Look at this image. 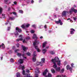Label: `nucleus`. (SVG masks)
Segmentation results:
<instances>
[{
	"instance_id": "nucleus-21",
	"label": "nucleus",
	"mask_w": 77,
	"mask_h": 77,
	"mask_svg": "<svg viewBox=\"0 0 77 77\" xmlns=\"http://www.w3.org/2000/svg\"><path fill=\"white\" fill-rule=\"evenodd\" d=\"M55 69H56L57 72H59V71H60V67H57Z\"/></svg>"
},
{
	"instance_id": "nucleus-24",
	"label": "nucleus",
	"mask_w": 77,
	"mask_h": 77,
	"mask_svg": "<svg viewBox=\"0 0 77 77\" xmlns=\"http://www.w3.org/2000/svg\"><path fill=\"white\" fill-rule=\"evenodd\" d=\"M47 51V50L45 49H43L42 50V51L43 52V54H45V53H46V52Z\"/></svg>"
},
{
	"instance_id": "nucleus-44",
	"label": "nucleus",
	"mask_w": 77,
	"mask_h": 77,
	"mask_svg": "<svg viewBox=\"0 0 77 77\" xmlns=\"http://www.w3.org/2000/svg\"><path fill=\"white\" fill-rule=\"evenodd\" d=\"M10 29H11V27H8V28H7L8 31H9V30Z\"/></svg>"
},
{
	"instance_id": "nucleus-7",
	"label": "nucleus",
	"mask_w": 77,
	"mask_h": 77,
	"mask_svg": "<svg viewBox=\"0 0 77 77\" xmlns=\"http://www.w3.org/2000/svg\"><path fill=\"white\" fill-rule=\"evenodd\" d=\"M30 24H27L26 25V24H24L23 25H22L21 27L23 29H25V27H28L30 26Z\"/></svg>"
},
{
	"instance_id": "nucleus-32",
	"label": "nucleus",
	"mask_w": 77,
	"mask_h": 77,
	"mask_svg": "<svg viewBox=\"0 0 77 77\" xmlns=\"http://www.w3.org/2000/svg\"><path fill=\"white\" fill-rule=\"evenodd\" d=\"M64 71H65V69H61V71H60V73H63V72H64Z\"/></svg>"
},
{
	"instance_id": "nucleus-54",
	"label": "nucleus",
	"mask_w": 77,
	"mask_h": 77,
	"mask_svg": "<svg viewBox=\"0 0 77 77\" xmlns=\"http://www.w3.org/2000/svg\"><path fill=\"white\" fill-rule=\"evenodd\" d=\"M57 77H61V76L60 75H58L57 76Z\"/></svg>"
},
{
	"instance_id": "nucleus-61",
	"label": "nucleus",
	"mask_w": 77,
	"mask_h": 77,
	"mask_svg": "<svg viewBox=\"0 0 77 77\" xmlns=\"http://www.w3.org/2000/svg\"><path fill=\"white\" fill-rule=\"evenodd\" d=\"M64 64L65 65H66V62H65L64 63Z\"/></svg>"
},
{
	"instance_id": "nucleus-14",
	"label": "nucleus",
	"mask_w": 77,
	"mask_h": 77,
	"mask_svg": "<svg viewBox=\"0 0 77 77\" xmlns=\"http://www.w3.org/2000/svg\"><path fill=\"white\" fill-rule=\"evenodd\" d=\"M19 38H20L18 39L17 40V41L18 42L19 41H23V36L22 35H19Z\"/></svg>"
},
{
	"instance_id": "nucleus-12",
	"label": "nucleus",
	"mask_w": 77,
	"mask_h": 77,
	"mask_svg": "<svg viewBox=\"0 0 77 77\" xmlns=\"http://www.w3.org/2000/svg\"><path fill=\"white\" fill-rule=\"evenodd\" d=\"M75 30L74 29L72 28L70 29V34L71 35H73L74 33V32H75Z\"/></svg>"
},
{
	"instance_id": "nucleus-51",
	"label": "nucleus",
	"mask_w": 77,
	"mask_h": 77,
	"mask_svg": "<svg viewBox=\"0 0 77 77\" xmlns=\"http://www.w3.org/2000/svg\"><path fill=\"white\" fill-rule=\"evenodd\" d=\"M8 23H9V21H8V22L6 23H5V25H7V24H8Z\"/></svg>"
},
{
	"instance_id": "nucleus-9",
	"label": "nucleus",
	"mask_w": 77,
	"mask_h": 77,
	"mask_svg": "<svg viewBox=\"0 0 77 77\" xmlns=\"http://www.w3.org/2000/svg\"><path fill=\"white\" fill-rule=\"evenodd\" d=\"M45 58H42L41 59V62H40V65L41 66H42V65H43V64L44 63H45Z\"/></svg>"
},
{
	"instance_id": "nucleus-1",
	"label": "nucleus",
	"mask_w": 77,
	"mask_h": 77,
	"mask_svg": "<svg viewBox=\"0 0 77 77\" xmlns=\"http://www.w3.org/2000/svg\"><path fill=\"white\" fill-rule=\"evenodd\" d=\"M51 62L54 64V69H55L57 67V65H56V62H57V60H54V59H52L51 60Z\"/></svg>"
},
{
	"instance_id": "nucleus-60",
	"label": "nucleus",
	"mask_w": 77,
	"mask_h": 77,
	"mask_svg": "<svg viewBox=\"0 0 77 77\" xmlns=\"http://www.w3.org/2000/svg\"><path fill=\"white\" fill-rule=\"evenodd\" d=\"M39 2H42V0H39Z\"/></svg>"
},
{
	"instance_id": "nucleus-11",
	"label": "nucleus",
	"mask_w": 77,
	"mask_h": 77,
	"mask_svg": "<svg viewBox=\"0 0 77 77\" xmlns=\"http://www.w3.org/2000/svg\"><path fill=\"white\" fill-rule=\"evenodd\" d=\"M55 23L56 24H59V23L61 25L63 24V23L62 22H61V20H59L58 21H55Z\"/></svg>"
},
{
	"instance_id": "nucleus-37",
	"label": "nucleus",
	"mask_w": 77,
	"mask_h": 77,
	"mask_svg": "<svg viewBox=\"0 0 77 77\" xmlns=\"http://www.w3.org/2000/svg\"><path fill=\"white\" fill-rule=\"evenodd\" d=\"M31 54H30V52H28L26 53V55H27V56H30Z\"/></svg>"
},
{
	"instance_id": "nucleus-39",
	"label": "nucleus",
	"mask_w": 77,
	"mask_h": 77,
	"mask_svg": "<svg viewBox=\"0 0 77 77\" xmlns=\"http://www.w3.org/2000/svg\"><path fill=\"white\" fill-rule=\"evenodd\" d=\"M40 63H41V62H37L36 65H37V66L39 65H40Z\"/></svg>"
},
{
	"instance_id": "nucleus-20",
	"label": "nucleus",
	"mask_w": 77,
	"mask_h": 77,
	"mask_svg": "<svg viewBox=\"0 0 77 77\" xmlns=\"http://www.w3.org/2000/svg\"><path fill=\"white\" fill-rule=\"evenodd\" d=\"M33 39H38V37H37V35L35 34H34L33 35V36L32 37Z\"/></svg>"
},
{
	"instance_id": "nucleus-31",
	"label": "nucleus",
	"mask_w": 77,
	"mask_h": 77,
	"mask_svg": "<svg viewBox=\"0 0 77 77\" xmlns=\"http://www.w3.org/2000/svg\"><path fill=\"white\" fill-rule=\"evenodd\" d=\"M3 12V8L0 7V14H2Z\"/></svg>"
},
{
	"instance_id": "nucleus-49",
	"label": "nucleus",
	"mask_w": 77,
	"mask_h": 77,
	"mask_svg": "<svg viewBox=\"0 0 77 77\" xmlns=\"http://www.w3.org/2000/svg\"><path fill=\"white\" fill-rule=\"evenodd\" d=\"M19 51V50L18 49L16 50L15 51V53H17V51Z\"/></svg>"
},
{
	"instance_id": "nucleus-42",
	"label": "nucleus",
	"mask_w": 77,
	"mask_h": 77,
	"mask_svg": "<svg viewBox=\"0 0 77 77\" xmlns=\"http://www.w3.org/2000/svg\"><path fill=\"white\" fill-rule=\"evenodd\" d=\"M39 29H42L43 28V26L42 25H40L39 27Z\"/></svg>"
},
{
	"instance_id": "nucleus-58",
	"label": "nucleus",
	"mask_w": 77,
	"mask_h": 77,
	"mask_svg": "<svg viewBox=\"0 0 77 77\" xmlns=\"http://www.w3.org/2000/svg\"><path fill=\"white\" fill-rule=\"evenodd\" d=\"M40 39H42L43 38V37L42 36L40 37Z\"/></svg>"
},
{
	"instance_id": "nucleus-3",
	"label": "nucleus",
	"mask_w": 77,
	"mask_h": 77,
	"mask_svg": "<svg viewBox=\"0 0 77 77\" xmlns=\"http://www.w3.org/2000/svg\"><path fill=\"white\" fill-rule=\"evenodd\" d=\"M36 51H35L33 53V57L32 58V61L33 62H35L36 60Z\"/></svg>"
},
{
	"instance_id": "nucleus-45",
	"label": "nucleus",
	"mask_w": 77,
	"mask_h": 77,
	"mask_svg": "<svg viewBox=\"0 0 77 77\" xmlns=\"http://www.w3.org/2000/svg\"><path fill=\"white\" fill-rule=\"evenodd\" d=\"M22 56L23 57V59H26L27 58L26 57H24V54H23Z\"/></svg>"
},
{
	"instance_id": "nucleus-46",
	"label": "nucleus",
	"mask_w": 77,
	"mask_h": 77,
	"mask_svg": "<svg viewBox=\"0 0 77 77\" xmlns=\"http://www.w3.org/2000/svg\"><path fill=\"white\" fill-rule=\"evenodd\" d=\"M16 45L17 46V47H19V44L18 43H17Z\"/></svg>"
},
{
	"instance_id": "nucleus-4",
	"label": "nucleus",
	"mask_w": 77,
	"mask_h": 77,
	"mask_svg": "<svg viewBox=\"0 0 77 77\" xmlns=\"http://www.w3.org/2000/svg\"><path fill=\"white\" fill-rule=\"evenodd\" d=\"M35 77H38V73H39V68H37L36 69H35Z\"/></svg>"
},
{
	"instance_id": "nucleus-28",
	"label": "nucleus",
	"mask_w": 77,
	"mask_h": 77,
	"mask_svg": "<svg viewBox=\"0 0 77 77\" xmlns=\"http://www.w3.org/2000/svg\"><path fill=\"white\" fill-rule=\"evenodd\" d=\"M50 53L51 54H55V52L54 51H51L50 52Z\"/></svg>"
},
{
	"instance_id": "nucleus-50",
	"label": "nucleus",
	"mask_w": 77,
	"mask_h": 77,
	"mask_svg": "<svg viewBox=\"0 0 77 77\" xmlns=\"http://www.w3.org/2000/svg\"><path fill=\"white\" fill-rule=\"evenodd\" d=\"M31 2V3H34V1L33 0H32Z\"/></svg>"
},
{
	"instance_id": "nucleus-26",
	"label": "nucleus",
	"mask_w": 77,
	"mask_h": 77,
	"mask_svg": "<svg viewBox=\"0 0 77 77\" xmlns=\"http://www.w3.org/2000/svg\"><path fill=\"white\" fill-rule=\"evenodd\" d=\"M20 63H23V60L22 59H20L18 60Z\"/></svg>"
},
{
	"instance_id": "nucleus-19",
	"label": "nucleus",
	"mask_w": 77,
	"mask_h": 77,
	"mask_svg": "<svg viewBox=\"0 0 77 77\" xmlns=\"http://www.w3.org/2000/svg\"><path fill=\"white\" fill-rule=\"evenodd\" d=\"M16 30H17L18 32H21V29H19L18 27L16 28Z\"/></svg>"
},
{
	"instance_id": "nucleus-59",
	"label": "nucleus",
	"mask_w": 77,
	"mask_h": 77,
	"mask_svg": "<svg viewBox=\"0 0 77 77\" xmlns=\"http://www.w3.org/2000/svg\"><path fill=\"white\" fill-rule=\"evenodd\" d=\"M1 60H3V57H2L1 58Z\"/></svg>"
},
{
	"instance_id": "nucleus-41",
	"label": "nucleus",
	"mask_w": 77,
	"mask_h": 77,
	"mask_svg": "<svg viewBox=\"0 0 77 77\" xmlns=\"http://www.w3.org/2000/svg\"><path fill=\"white\" fill-rule=\"evenodd\" d=\"M32 27H34V29H36V25H32Z\"/></svg>"
},
{
	"instance_id": "nucleus-57",
	"label": "nucleus",
	"mask_w": 77,
	"mask_h": 77,
	"mask_svg": "<svg viewBox=\"0 0 77 77\" xmlns=\"http://www.w3.org/2000/svg\"><path fill=\"white\" fill-rule=\"evenodd\" d=\"M12 48L13 49H15V47L14 46H13L12 47Z\"/></svg>"
},
{
	"instance_id": "nucleus-56",
	"label": "nucleus",
	"mask_w": 77,
	"mask_h": 77,
	"mask_svg": "<svg viewBox=\"0 0 77 77\" xmlns=\"http://www.w3.org/2000/svg\"><path fill=\"white\" fill-rule=\"evenodd\" d=\"M48 48H49V46H47L46 48V49H47Z\"/></svg>"
},
{
	"instance_id": "nucleus-22",
	"label": "nucleus",
	"mask_w": 77,
	"mask_h": 77,
	"mask_svg": "<svg viewBox=\"0 0 77 77\" xmlns=\"http://www.w3.org/2000/svg\"><path fill=\"white\" fill-rule=\"evenodd\" d=\"M35 49L37 50V51L38 52H40V51H41V50H40L39 48H38V46H35Z\"/></svg>"
},
{
	"instance_id": "nucleus-5",
	"label": "nucleus",
	"mask_w": 77,
	"mask_h": 77,
	"mask_svg": "<svg viewBox=\"0 0 77 77\" xmlns=\"http://www.w3.org/2000/svg\"><path fill=\"white\" fill-rule=\"evenodd\" d=\"M74 12L75 13H77V11L74 8H71V9L70 10L69 12V13L71 14L72 12Z\"/></svg>"
},
{
	"instance_id": "nucleus-36",
	"label": "nucleus",
	"mask_w": 77,
	"mask_h": 77,
	"mask_svg": "<svg viewBox=\"0 0 77 77\" xmlns=\"http://www.w3.org/2000/svg\"><path fill=\"white\" fill-rule=\"evenodd\" d=\"M10 61L11 62H14V59H13L11 58L10 59Z\"/></svg>"
},
{
	"instance_id": "nucleus-16",
	"label": "nucleus",
	"mask_w": 77,
	"mask_h": 77,
	"mask_svg": "<svg viewBox=\"0 0 77 77\" xmlns=\"http://www.w3.org/2000/svg\"><path fill=\"white\" fill-rule=\"evenodd\" d=\"M47 72H48V70L47 69H46L45 71L43 72V75H46Z\"/></svg>"
},
{
	"instance_id": "nucleus-63",
	"label": "nucleus",
	"mask_w": 77,
	"mask_h": 77,
	"mask_svg": "<svg viewBox=\"0 0 77 77\" xmlns=\"http://www.w3.org/2000/svg\"><path fill=\"white\" fill-rule=\"evenodd\" d=\"M71 20V19H70V18H68L67 20Z\"/></svg>"
},
{
	"instance_id": "nucleus-27",
	"label": "nucleus",
	"mask_w": 77,
	"mask_h": 77,
	"mask_svg": "<svg viewBox=\"0 0 77 77\" xmlns=\"http://www.w3.org/2000/svg\"><path fill=\"white\" fill-rule=\"evenodd\" d=\"M52 75L50 73H48V76H45V77H51Z\"/></svg>"
},
{
	"instance_id": "nucleus-6",
	"label": "nucleus",
	"mask_w": 77,
	"mask_h": 77,
	"mask_svg": "<svg viewBox=\"0 0 77 77\" xmlns=\"http://www.w3.org/2000/svg\"><path fill=\"white\" fill-rule=\"evenodd\" d=\"M30 38L29 36H27L26 37V39L23 41V43H26L28 40H29Z\"/></svg>"
},
{
	"instance_id": "nucleus-38",
	"label": "nucleus",
	"mask_w": 77,
	"mask_h": 77,
	"mask_svg": "<svg viewBox=\"0 0 77 77\" xmlns=\"http://www.w3.org/2000/svg\"><path fill=\"white\" fill-rule=\"evenodd\" d=\"M26 72L27 73H29L30 72V71H29V69H27L26 70Z\"/></svg>"
},
{
	"instance_id": "nucleus-17",
	"label": "nucleus",
	"mask_w": 77,
	"mask_h": 77,
	"mask_svg": "<svg viewBox=\"0 0 77 77\" xmlns=\"http://www.w3.org/2000/svg\"><path fill=\"white\" fill-rule=\"evenodd\" d=\"M47 44V42H45L43 43L42 45L43 48H44V47H45L46 46Z\"/></svg>"
},
{
	"instance_id": "nucleus-13",
	"label": "nucleus",
	"mask_w": 77,
	"mask_h": 77,
	"mask_svg": "<svg viewBox=\"0 0 77 77\" xmlns=\"http://www.w3.org/2000/svg\"><path fill=\"white\" fill-rule=\"evenodd\" d=\"M22 47L23 48V50L24 51H26V50H27V49H28V48L27 47H26L23 45H22Z\"/></svg>"
},
{
	"instance_id": "nucleus-35",
	"label": "nucleus",
	"mask_w": 77,
	"mask_h": 77,
	"mask_svg": "<svg viewBox=\"0 0 77 77\" xmlns=\"http://www.w3.org/2000/svg\"><path fill=\"white\" fill-rule=\"evenodd\" d=\"M19 13H21V14H23V11L21 10H20L19 11Z\"/></svg>"
},
{
	"instance_id": "nucleus-34",
	"label": "nucleus",
	"mask_w": 77,
	"mask_h": 77,
	"mask_svg": "<svg viewBox=\"0 0 77 77\" xmlns=\"http://www.w3.org/2000/svg\"><path fill=\"white\" fill-rule=\"evenodd\" d=\"M15 19V17H11L10 18V20H14Z\"/></svg>"
},
{
	"instance_id": "nucleus-8",
	"label": "nucleus",
	"mask_w": 77,
	"mask_h": 77,
	"mask_svg": "<svg viewBox=\"0 0 77 77\" xmlns=\"http://www.w3.org/2000/svg\"><path fill=\"white\" fill-rule=\"evenodd\" d=\"M19 68H21L22 70H23V71L22 72V74L23 75H25V71L23 70L24 69V66H19Z\"/></svg>"
},
{
	"instance_id": "nucleus-64",
	"label": "nucleus",
	"mask_w": 77,
	"mask_h": 77,
	"mask_svg": "<svg viewBox=\"0 0 77 77\" xmlns=\"http://www.w3.org/2000/svg\"><path fill=\"white\" fill-rule=\"evenodd\" d=\"M63 77H66V76L65 75H64Z\"/></svg>"
},
{
	"instance_id": "nucleus-10",
	"label": "nucleus",
	"mask_w": 77,
	"mask_h": 77,
	"mask_svg": "<svg viewBox=\"0 0 77 77\" xmlns=\"http://www.w3.org/2000/svg\"><path fill=\"white\" fill-rule=\"evenodd\" d=\"M67 13H68V12L66 11H63L62 13V17H64V16H66V15Z\"/></svg>"
},
{
	"instance_id": "nucleus-48",
	"label": "nucleus",
	"mask_w": 77,
	"mask_h": 77,
	"mask_svg": "<svg viewBox=\"0 0 77 77\" xmlns=\"http://www.w3.org/2000/svg\"><path fill=\"white\" fill-rule=\"evenodd\" d=\"M13 14H14V15H16V13H15V12H13Z\"/></svg>"
},
{
	"instance_id": "nucleus-25",
	"label": "nucleus",
	"mask_w": 77,
	"mask_h": 77,
	"mask_svg": "<svg viewBox=\"0 0 77 77\" xmlns=\"http://www.w3.org/2000/svg\"><path fill=\"white\" fill-rule=\"evenodd\" d=\"M14 34L15 36H16V37H17V36H18V35H19L17 31H15L14 33Z\"/></svg>"
},
{
	"instance_id": "nucleus-52",
	"label": "nucleus",
	"mask_w": 77,
	"mask_h": 77,
	"mask_svg": "<svg viewBox=\"0 0 77 77\" xmlns=\"http://www.w3.org/2000/svg\"><path fill=\"white\" fill-rule=\"evenodd\" d=\"M14 5H17V2H14Z\"/></svg>"
},
{
	"instance_id": "nucleus-43",
	"label": "nucleus",
	"mask_w": 77,
	"mask_h": 77,
	"mask_svg": "<svg viewBox=\"0 0 77 77\" xmlns=\"http://www.w3.org/2000/svg\"><path fill=\"white\" fill-rule=\"evenodd\" d=\"M35 32V31L33 30H31V33H33Z\"/></svg>"
},
{
	"instance_id": "nucleus-47",
	"label": "nucleus",
	"mask_w": 77,
	"mask_h": 77,
	"mask_svg": "<svg viewBox=\"0 0 77 77\" xmlns=\"http://www.w3.org/2000/svg\"><path fill=\"white\" fill-rule=\"evenodd\" d=\"M73 18L74 21H75L76 20V18L73 17Z\"/></svg>"
},
{
	"instance_id": "nucleus-30",
	"label": "nucleus",
	"mask_w": 77,
	"mask_h": 77,
	"mask_svg": "<svg viewBox=\"0 0 77 77\" xmlns=\"http://www.w3.org/2000/svg\"><path fill=\"white\" fill-rule=\"evenodd\" d=\"M51 71L52 73H55V70L54 69H51Z\"/></svg>"
},
{
	"instance_id": "nucleus-55",
	"label": "nucleus",
	"mask_w": 77,
	"mask_h": 77,
	"mask_svg": "<svg viewBox=\"0 0 77 77\" xmlns=\"http://www.w3.org/2000/svg\"><path fill=\"white\" fill-rule=\"evenodd\" d=\"M45 29H47V25H45L44 26Z\"/></svg>"
},
{
	"instance_id": "nucleus-33",
	"label": "nucleus",
	"mask_w": 77,
	"mask_h": 77,
	"mask_svg": "<svg viewBox=\"0 0 77 77\" xmlns=\"http://www.w3.org/2000/svg\"><path fill=\"white\" fill-rule=\"evenodd\" d=\"M21 54L20 53H18L17 54V56H18L19 57H20V56H21Z\"/></svg>"
},
{
	"instance_id": "nucleus-15",
	"label": "nucleus",
	"mask_w": 77,
	"mask_h": 77,
	"mask_svg": "<svg viewBox=\"0 0 77 77\" xmlns=\"http://www.w3.org/2000/svg\"><path fill=\"white\" fill-rule=\"evenodd\" d=\"M66 69H69L70 71H71V72H72V71H72V68H71V67H69V65H68L67 66H66Z\"/></svg>"
},
{
	"instance_id": "nucleus-2",
	"label": "nucleus",
	"mask_w": 77,
	"mask_h": 77,
	"mask_svg": "<svg viewBox=\"0 0 77 77\" xmlns=\"http://www.w3.org/2000/svg\"><path fill=\"white\" fill-rule=\"evenodd\" d=\"M54 60H56L57 61H55V62H57V64L59 66H60V64H61V63H60V60H59V58L58 57H55L54 59Z\"/></svg>"
},
{
	"instance_id": "nucleus-40",
	"label": "nucleus",
	"mask_w": 77,
	"mask_h": 77,
	"mask_svg": "<svg viewBox=\"0 0 77 77\" xmlns=\"http://www.w3.org/2000/svg\"><path fill=\"white\" fill-rule=\"evenodd\" d=\"M5 14H3L2 15V17H3V18H5Z\"/></svg>"
},
{
	"instance_id": "nucleus-53",
	"label": "nucleus",
	"mask_w": 77,
	"mask_h": 77,
	"mask_svg": "<svg viewBox=\"0 0 77 77\" xmlns=\"http://www.w3.org/2000/svg\"><path fill=\"white\" fill-rule=\"evenodd\" d=\"M73 65H74V64L73 63H72L71 64V66H72V67H73Z\"/></svg>"
},
{
	"instance_id": "nucleus-18",
	"label": "nucleus",
	"mask_w": 77,
	"mask_h": 77,
	"mask_svg": "<svg viewBox=\"0 0 77 77\" xmlns=\"http://www.w3.org/2000/svg\"><path fill=\"white\" fill-rule=\"evenodd\" d=\"M39 44V41H36L33 43V45H37V44Z\"/></svg>"
},
{
	"instance_id": "nucleus-29",
	"label": "nucleus",
	"mask_w": 77,
	"mask_h": 77,
	"mask_svg": "<svg viewBox=\"0 0 77 77\" xmlns=\"http://www.w3.org/2000/svg\"><path fill=\"white\" fill-rule=\"evenodd\" d=\"M16 76L17 77H20V73L17 72V73Z\"/></svg>"
},
{
	"instance_id": "nucleus-23",
	"label": "nucleus",
	"mask_w": 77,
	"mask_h": 77,
	"mask_svg": "<svg viewBox=\"0 0 77 77\" xmlns=\"http://www.w3.org/2000/svg\"><path fill=\"white\" fill-rule=\"evenodd\" d=\"M1 47H2V48L3 49H4L5 48V45L3 44V43H2V45H0V48H1Z\"/></svg>"
},
{
	"instance_id": "nucleus-62",
	"label": "nucleus",
	"mask_w": 77,
	"mask_h": 77,
	"mask_svg": "<svg viewBox=\"0 0 77 77\" xmlns=\"http://www.w3.org/2000/svg\"><path fill=\"white\" fill-rule=\"evenodd\" d=\"M4 0L5 2H8V0Z\"/></svg>"
}]
</instances>
